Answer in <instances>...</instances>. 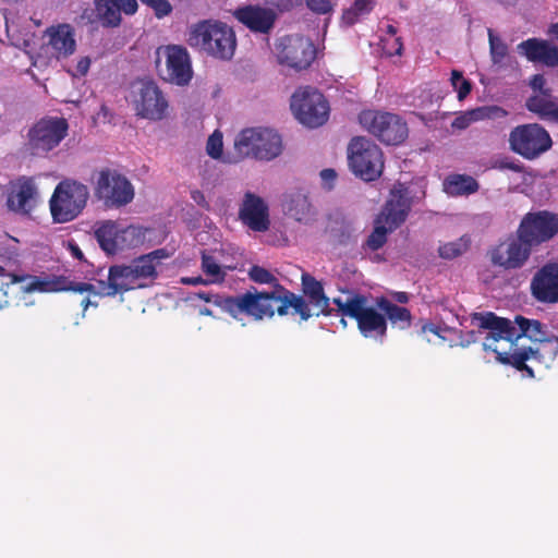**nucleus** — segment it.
Segmentation results:
<instances>
[{
  "instance_id": "864d4df0",
  "label": "nucleus",
  "mask_w": 558,
  "mask_h": 558,
  "mask_svg": "<svg viewBox=\"0 0 558 558\" xmlns=\"http://www.w3.org/2000/svg\"><path fill=\"white\" fill-rule=\"evenodd\" d=\"M472 85L471 82L468 80H462V82H459L457 84V88H454L458 93V99L462 100L464 99L471 92Z\"/></svg>"
},
{
  "instance_id": "2f4dec72",
  "label": "nucleus",
  "mask_w": 558,
  "mask_h": 558,
  "mask_svg": "<svg viewBox=\"0 0 558 558\" xmlns=\"http://www.w3.org/2000/svg\"><path fill=\"white\" fill-rule=\"evenodd\" d=\"M49 44L58 52L59 56L66 57L75 50V39L73 29L70 25H59L49 32Z\"/></svg>"
},
{
  "instance_id": "f03ea898",
  "label": "nucleus",
  "mask_w": 558,
  "mask_h": 558,
  "mask_svg": "<svg viewBox=\"0 0 558 558\" xmlns=\"http://www.w3.org/2000/svg\"><path fill=\"white\" fill-rule=\"evenodd\" d=\"M287 294L288 289L279 284L269 291H247L240 295L226 298L223 310L238 320H242L243 315L253 317L254 320L271 318L275 313L286 316Z\"/></svg>"
},
{
  "instance_id": "79ce46f5",
  "label": "nucleus",
  "mask_w": 558,
  "mask_h": 558,
  "mask_svg": "<svg viewBox=\"0 0 558 558\" xmlns=\"http://www.w3.org/2000/svg\"><path fill=\"white\" fill-rule=\"evenodd\" d=\"M388 228L389 225H386L385 222H379V218H377L375 221V228L367 238L366 245L373 251L380 248L387 241V234L395 230Z\"/></svg>"
},
{
  "instance_id": "37998d69",
  "label": "nucleus",
  "mask_w": 558,
  "mask_h": 558,
  "mask_svg": "<svg viewBox=\"0 0 558 558\" xmlns=\"http://www.w3.org/2000/svg\"><path fill=\"white\" fill-rule=\"evenodd\" d=\"M232 266L221 265L217 258L213 255L203 254L202 256V269L207 276L220 277L223 279L227 276V269H234Z\"/></svg>"
},
{
  "instance_id": "5701e85b",
  "label": "nucleus",
  "mask_w": 558,
  "mask_h": 558,
  "mask_svg": "<svg viewBox=\"0 0 558 558\" xmlns=\"http://www.w3.org/2000/svg\"><path fill=\"white\" fill-rule=\"evenodd\" d=\"M234 16L251 31L267 34L272 27L276 14L271 9L259 5H246L238 8Z\"/></svg>"
},
{
  "instance_id": "4be33fe9",
  "label": "nucleus",
  "mask_w": 558,
  "mask_h": 558,
  "mask_svg": "<svg viewBox=\"0 0 558 558\" xmlns=\"http://www.w3.org/2000/svg\"><path fill=\"white\" fill-rule=\"evenodd\" d=\"M136 0H95L96 17L104 27H117L121 23V12L134 14Z\"/></svg>"
},
{
  "instance_id": "20e7f679",
  "label": "nucleus",
  "mask_w": 558,
  "mask_h": 558,
  "mask_svg": "<svg viewBox=\"0 0 558 558\" xmlns=\"http://www.w3.org/2000/svg\"><path fill=\"white\" fill-rule=\"evenodd\" d=\"M187 43L221 60H230L236 47L234 32L223 23H198L191 29Z\"/></svg>"
},
{
  "instance_id": "e2e57ef3",
  "label": "nucleus",
  "mask_w": 558,
  "mask_h": 558,
  "mask_svg": "<svg viewBox=\"0 0 558 558\" xmlns=\"http://www.w3.org/2000/svg\"><path fill=\"white\" fill-rule=\"evenodd\" d=\"M356 274L355 268L345 267L343 274H340V277L348 279L350 276H354Z\"/></svg>"
},
{
  "instance_id": "b1692460",
  "label": "nucleus",
  "mask_w": 558,
  "mask_h": 558,
  "mask_svg": "<svg viewBox=\"0 0 558 558\" xmlns=\"http://www.w3.org/2000/svg\"><path fill=\"white\" fill-rule=\"evenodd\" d=\"M138 236L136 228L129 227L119 232L117 223L107 220L99 225L95 230V238L100 247L108 254H114L120 248V242L129 239L134 240Z\"/></svg>"
},
{
  "instance_id": "1a4fd4ad",
  "label": "nucleus",
  "mask_w": 558,
  "mask_h": 558,
  "mask_svg": "<svg viewBox=\"0 0 558 558\" xmlns=\"http://www.w3.org/2000/svg\"><path fill=\"white\" fill-rule=\"evenodd\" d=\"M291 109L296 119L311 129L323 125L329 116V106L326 98L312 87L301 88L292 95Z\"/></svg>"
},
{
  "instance_id": "0eeeda50",
  "label": "nucleus",
  "mask_w": 558,
  "mask_h": 558,
  "mask_svg": "<svg viewBox=\"0 0 558 558\" xmlns=\"http://www.w3.org/2000/svg\"><path fill=\"white\" fill-rule=\"evenodd\" d=\"M349 166L364 181L380 177L384 169L380 148L366 137H354L348 146Z\"/></svg>"
},
{
  "instance_id": "9b49d317",
  "label": "nucleus",
  "mask_w": 558,
  "mask_h": 558,
  "mask_svg": "<svg viewBox=\"0 0 558 558\" xmlns=\"http://www.w3.org/2000/svg\"><path fill=\"white\" fill-rule=\"evenodd\" d=\"M359 120L363 128L387 145H398L408 135L405 122L393 113L363 111Z\"/></svg>"
},
{
  "instance_id": "4c0bfd02",
  "label": "nucleus",
  "mask_w": 558,
  "mask_h": 558,
  "mask_svg": "<svg viewBox=\"0 0 558 558\" xmlns=\"http://www.w3.org/2000/svg\"><path fill=\"white\" fill-rule=\"evenodd\" d=\"M558 98L554 97L550 88L542 89L536 95H533L526 99L525 107L529 111L538 114L542 119H545L548 114L549 109H545V106L549 104H557Z\"/></svg>"
},
{
  "instance_id": "e433bc0d",
  "label": "nucleus",
  "mask_w": 558,
  "mask_h": 558,
  "mask_svg": "<svg viewBox=\"0 0 558 558\" xmlns=\"http://www.w3.org/2000/svg\"><path fill=\"white\" fill-rule=\"evenodd\" d=\"M531 293L541 303H557L558 281H531Z\"/></svg>"
},
{
  "instance_id": "3c124183",
  "label": "nucleus",
  "mask_w": 558,
  "mask_h": 558,
  "mask_svg": "<svg viewBox=\"0 0 558 558\" xmlns=\"http://www.w3.org/2000/svg\"><path fill=\"white\" fill-rule=\"evenodd\" d=\"M266 4L278 9L279 11H289L298 5L301 0H264Z\"/></svg>"
},
{
  "instance_id": "f704fd0d",
  "label": "nucleus",
  "mask_w": 558,
  "mask_h": 558,
  "mask_svg": "<svg viewBox=\"0 0 558 558\" xmlns=\"http://www.w3.org/2000/svg\"><path fill=\"white\" fill-rule=\"evenodd\" d=\"M477 181L466 174H452L444 181V191L451 196L470 195L478 191Z\"/></svg>"
},
{
  "instance_id": "9d476101",
  "label": "nucleus",
  "mask_w": 558,
  "mask_h": 558,
  "mask_svg": "<svg viewBox=\"0 0 558 558\" xmlns=\"http://www.w3.org/2000/svg\"><path fill=\"white\" fill-rule=\"evenodd\" d=\"M511 149L526 159H535L551 147L548 132L537 123L514 128L509 135Z\"/></svg>"
},
{
  "instance_id": "ddd939ff",
  "label": "nucleus",
  "mask_w": 558,
  "mask_h": 558,
  "mask_svg": "<svg viewBox=\"0 0 558 558\" xmlns=\"http://www.w3.org/2000/svg\"><path fill=\"white\" fill-rule=\"evenodd\" d=\"M69 123L64 118H43L27 133L28 146L33 154L48 153L66 136Z\"/></svg>"
},
{
  "instance_id": "2eb2a0df",
  "label": "nucleus",
  "mask_w": 558,
  "mask_h": 558,
  "mask_svg": "<svg viewBox=\"0 0 558 558\" xmlns=\"http://www.w3.org/2000/svg\"><path fill=\"white\" fill-rule=\"evenodd\" d=\"M276 54L280 64L300 71L311 65L315 59V48L308 38L289 35L280 38L276 45Z\"/></svg>"
},
{
  "instance_id": "c85d7f7f",
  "label": "nucleus",
  "mask_w": 558,
  "mask_h": 558,
  "mask_svg": "<svg viewBox=\"0 0 558 558\" xmlns=\"http://www.w3.org/2000/svg\"><path fill=\"white\" fill-rule=\"evenodd\" d=\"M260 128L243 130L234 140V153L230 162H239L245 158L257 159V144Z\"/></svg>"
},
{
  "instance_id": "774afa93",
  "label": "nucleus",
  "mask_w": 558,
  "mask_h": 558,
  "mask_svg": "<svg viewBox=\"0 0 558 558\" xmlns=\"http://www.w3.org/2000/svg\"><path fill=\"white\" fill-rule=\"evenodd\" d=\"M82 306L84 307V310H86L88 307V305L92 304L89 298H85L84 300H82Z\"/></svg>"
},
{
  "instance_id": "0e129e2a",
  "label": "nucleus",
  "mask_w": 558,
  "mask_h": 558,
  "mask_svg": "<svg viewBox=\"0 0 558 558\" xmlns=\"http://www.w3.org/2000/svg\"><path fill=\"white\" fill-rule=\"evenodd\" d=\"M182 283H185V284H208V283H216L217 281H194V280H191V281H181ZM219 283H221L222 281H218Z\"/></svg>"
},
{
  "instance_id": "338daca9",
  "label": "nucleus",
  "mask_w": 558,
  "mask_h": 558,
  "mask_svg": "<svg viewBox=\"0 0 558 558\" xmlns=\"http://www.w3.org/2000/svg\"><path fill=\"white\" fill-rule=\"evenodd\" d=\"M387 33H388V34H390L391 36H393V35H396L397 29H396V27H395V26H392V25H388V26H387Z\"/></svg>"
},
{
  "instance_id": "4468645a",
  "label": "nucleus",
  "mask_w": 558,
  "mask_h": 558,
  "mask_svg": "<svg viewBox=\"0 0 558 558\" xmlns=\"http://www.w3.org/2000/svg\"><path fill=\"white\" fill-rule=\"evenodd\" d=\"M132 104L141 118L159 121L166 117L168 101L153 81H138L133 84Z\"/></svg>"
},
{
  "instance_id": "393cba45",
  "label": "nucleus",
  "mask_w": 558,
  "mask_h": 558,
  "mask_svg": "<svg viewBox=\"0 0 558 558\" xmlns=\"http://www.w3.org/2000/svg\"><path fill=\"white\" fill-rule=\"evenodd\" d=\"M518 51L531 62L558 66V47L546 40L530 38L518 45Z\"/></svg>"
},
{
  "instance_id": "de8ad7c7",
  "label": "nucleus",
  "mask_w": 558,
  "mask_h": 558,
  "mask_svg": "<svg viewBox=\"0 0 558 558\" xmlns=\"http://www.w3.org/2000/svg\"><path fill=\"white\" fill-rule=\"evenodd\" d=\"M143 3L153 8L156 12V15L161 17L168 15L172 8L171 4L167 0H141Z\"/></svg>"
},
{
  "instance_id": "f257e3e1",
  "label": "nucleus",
  "mask_w": 558,
  "mask_h": 558,
  "mask_svg": "<svg viewBox=\"0 0 558 558\" xmlns=\"http://www.w3.org/2000/svg\"><path fill=\"white\" fill-rule=\"evenodd\" d=\"M472 324L478 328L490 330V339L506 340L511 345H517L521 338H527L536 344L551 333L548 326L538 319L526 318L522 315H515L511 320L506 317H499L493 312L473 313Z\"/></svg>"
},
{
  "instance_id": "39448f33",
  "label": "nucleus",
  "mask_w": 558,
  "mask_h": 558,
  "mask_svg": "<svg viewBox=\"0 0 558 558\" xmlns=\"http://www.w3.org/2000/svg\"><path fill=\"white\" fill-rule=\"evenodd\" d=\"M332 302L342 316L356 320L357 328L365 338H384L386 336V316L368 306L366 296L353 294L344 301L341 298H335Z\"/></svg>"
},
{
  "instance_id": "f8f14e48",
  "label": "nucleus",
  "mask_w": 558,
  "mask_h": 558,
  "mask_svg": "<svg viewBox=\"0 0 558 558\" xmlns=\"http://www.w3.org/2000/svg\"><path fill=\"white\" fill-rule=\"evenodd\" d=\"M558 233V215L541 210L526 214L518 229L520 240L532 248L553 239Z\"/></svg>"
},
{
  "instance_id": "c9c22d12",
  "label": "nucleus",
  "mask_w": 558,
  "mask_h": 558,
  "mask_svg": "<svg viewBox=\"0 0 558 558\" xmlns=\"http://www.w3.org/2000/svg\"><path fill=\"white\" fill-rule=\"evenodd\" d=\"M533 359L541 363L549 364L554 362L558 355V336L549 333L544 341L536 343L532 347Z\"/></svg>"
},
{
  "instance_id": "bb28decb",
  "label": "nucleus",
  "mask_w": 558,
  "mask_h": 558,
  "mask_svg": "<svg viewBox=\"0 0 558 558\" xmlns=\"http://www.w3.org/2000/svg\"><path fill=\"white\" fill-rule=\"evenodd\" d=\"M282 207L287 216L301 223L312 225L316 220L317 213L315 208L310 203L307 196L302 193L288 195Z\"/></svg>"
},
{
  "instance_id": "8fccbe9b",
  "label": "nucleus",
  "mask_w": 558,
  "mask_h": 558,
  "mask_svg": "<svg viewBox=\"0 0 558 558\" xmlns=\"http://www.w3.org/2000/svg\"><path fill=\"white\" fill-rule=\"evenodd\" d=\"M442 329L439 326H436L435 324H424L418 332V335L425 340L426 342H432V336L438 337L440 339H445L444 336H441Z\"/></svg>"
},
{
  "instance_id": "58836bf2",
  "label": "nucleus",
  "mask_w": 558,
  "mask_h": 558,
  "mask_svg": "<svg viewBox=\"0 0 558 558\" xmlns=\"http://www.w3.org/2000/svg\"><path fill=\"white\" fill-rule=\"evenodd\" d=\"M289 313L292 315H299L304 322L308 320L312 316H315L314 311L305 300V296L302 294H295L290 290H288L287 294V315Z\"/></svg>"
},
{
  "instance_id": "4d7b16f0",
  "label": "nucleus",
  "mask_w": 558,
  "mask_h": 558,
  "mask_svg": "<svg viewBox=\"0 0 558 558\" xmlns=\"http://www.w3.org/2000/svg\"><path fill=\"white\" fill-rule=\"evenodd\" d=\"M90 60L88 58H82L76 65V70L81 75H85L88 72Z\"/></svg>"
},
{
  "instance_id": "412c9836",
  "label": "nucleus",
  "mask_w": 558,
  "mask_h": 558,
  "mask_svg": "<svg viewBox=\"0 0 558 558\" xmlns=\"http://www.w3.org/2000/svg\"><path fill=\"white\" fill-rule=\"evenodd\" d=\"M239 216L253 231L264 232L269 229L268 206L262 197L251 192L245 193Z\"/></svg>"
},
{
  "instance_id": "603ef678",
  "label": "nucleus",
  "mask_w": 558,
  "mask_h": 558,
  "mask_svg": "<svg viewBox=\"0 0 558 558\" xmlns=\"http://www.w3.org/2000/svg\"><path fill=\"white\" fill-rule=\"evenodd\" d=\"M495 167L501 170L508 169L518 173L523 171V167L520 163H517L508 158L497 161Z\"/></svg>"
},
{
  "instance_id": "6e6552de",
  "label": "nucleus",
  "mask_w": 558,
  "mask_h": 558,
  "mask_svg": "<svg viewBox=\"0 0 558 558\" xmlns=\"http://www.w3.org/2000/svg\"><path fill=\"white\" fill-rule=\"evenodd\" d=\"M94 194L107 208H120L133 201L134 187L123 174L105 168L98 172Z\"/></svg>"
},
{
  "instance_id": "6ab92c4d",
  "label": "nucleus",
  "mask_w": 558,
  "mask_h": 558,
  "mask_svg": "<svg viewBox=\"0 0 558 558\" xmlns=\"http://www.w3.org/2000/svg\"><path fill=\"white\" fill-rule=\"evenodd\" d=\"M166 56V69L160 70L163 80L184 86L192 78L193 71L187 51L180 46H167L163 50Z\"/></svg>"
},
{
  "instance_id": "c03bdc74",
  "label": "nucleus",
  "mask_w": 558,
  "mask_h": 558,
  "mask_svg": "<svg viewBox=\"0 0 558 558\" xmlns=\"http://www.w3.org/2000/svg\"><path fill=\"white\" fill-rule=\"evenodd\" d=\"M488 39L493 62L500 63L508 53V47L492 29H488Z\"/></svg>"
},
{
  "instance_id": "bf43d9fd",
  "label": "nucleus",
  "mask_w": 558,
  "mask_h": 558,
  "mask_svg": "<svg viewBox=\"0 0 558 558\" xmlns=\"http://www.w3.org/2000/svg\"><path fill=\"white\" fill-rule=\"evenodd\" d=\"M463 78V75H462V72L458 71V70H453L451 72V84L453 86V88H457V84H459V82H462Z\"/></svg>"
},
{
  "instance_id": "aec40b11",
  "label": "nucleus",
  "mask_w": 558,
  "mask_h": 558,
  "mask_svg": "<svg viewBox=\"0 0 558 558\" xmlns=\"http://www.w3.org/2000/svg\"><path fill=\"white\" fill-rule=\"evenodd\" d=\"M500 340L490 339V330H488L484 342L483 349L485 351H492L496 354V361L504 365H510L514 367L519 372H524L527 377L534 378V371L526 364L530 359H533L532 347L518 348L517 345H511L513 351L511 353L506 351H500L497 348V342Z\"/></svg>"
},
{
  "instance_id": "a19ab883",
  "label": "nucleus",
  "mask_w": 558,
  "mask_h": 558,
  "mask_svg": "<svg viewBox=\"0 0 558 558\" xmlns=\"http://www.w3.org/2000/svg\"><path fill=\"white\" fill-rule=\"evenodd\" d=\"M471 246V239L466 235L460 239L445 243L439 246L438 253L441 258L453 259L466 253Z\"/></svg>"
},
{
  "instance_id": "052dcab7",
  "label": "nucleus",
  "mask_w": 558,
  "mask_h": 558,
  "mask_svg": "<svg viewBox=\"0 0 558 558\" xmlns=\"http://www.w3.org/2000/svg\"><path fill=\"white\" fill-rule=\"evenodd\" d=\"M69 248L74 257L78 259L83 258V253L76 244L70 243Z\"/></svg>"
},
{
  "instance_id": "ea45409f",
  "label": "nucleus",
  "mask_w": 558,
  "mask_h": 558,
  "mask_svg": "<svg viewBox=\"0 0 558 558\" xmlns=\"http://www.w3.org/2000/svg\"><path fill=\"white\" fill-rule=\"evenodd\" d=\"M374 4V0H355L350 8L343 11L342 22L345 25H353L361 16L368 14L373 10Z\"/></svg>"
},
{
  "instance_id": "473e14b6",
  "label": "nucleus",
  "mask_w": 558,
  "mask_h": 558,
  "mask_svg": "<svg viewBox=\"0 0 558 558\" xmlns=\"http://www.w3.org/2000/svg\"><path fill=\"white\" fill-rule=\"evenodd\" d=\"M376 305L384 312L386 320L389 319L391 324H398L401 329L410 327L412 315L407 307L399 306L385 296L376 299Z\"/></svg>"
},
{
  "instance_id": "6e6d98bb",
  "label": "nucleus",
  "mask_w": 558,
  "mask_h": 558,
  "mask_svg": "<svg viewBox=\"0 0 558 558\" xmlns=\"http://www.w3.org/2000/svg\"><path fill=\"white\" fill-rule=\"evenodd\" d=\"M337 173L333 169L328 168L320 171L322 180L328 184V189H331V182L336 179Z\"/></svg>"
},
{
  "instance_id": "72a5a7b5",
  "label": "nucleus",
  "mask_w": 558,
  "mask_h": 558,
  "mask_svg": "<svg viewBox=\"0 0 558 558\" xmlns=\"http://www.w3.org/2000/svg\"><path fill=\"white\" fill-rule=\"evenodd\" d=\"M250 279H277L278 277L282 279H288V277H300V279H314L310 274L302 270L298 266L288 265L282 269H275L270 271L260 266H253L248 271Z\"/></svg>"
},
{
  "instance_id": "13d9d810",
  "label": "nucleus",
  "mask_w": 558,
  "mask_h": 558,
  "mask_svg": "<svg viewBox=\"0 0 558 558\" xmlns=\"http://www.w3.org/2000/svg\"><path fill=\"white\" fill-rule=\"evenodd\" d=\"M391 298L393 301L401 303V304H405L410 300L409 293L403 292V291L392 292Z\"/></svg>"
},
{
  "instance_id": "69168bd1",
  "label": "nucleus",
  "mask_w": 558,
  "mask_h": 558,
  "mask_svg": "<svg viewBox=\"0 0 558 558\" xmlns=\"http://www.w3.org/2000/svg\"><path fill=\"white\" fill-rule=\"evenodd\" d=\"M11 279L17 280V279H40V278L37 276H31V275H25V276L13 275Z\"/></svg>"
},
{
  "instance_id": "5fc2aeb1",
  "label": "nucleus",
  "mask_w": 558,
  "mask_h": 558,
  "mask_svg": "<svg viewBox=\"0 0 558 558\" xmlns=\"http://www.w3.org/2000/svg\"><path fill=\"white\" fill-rule=\"evenodd\" d=\"M545 77L542 74H535L530 82V86L533 90H537L538 93L542 92V89H545Z\"/></svg>"
},
{
  "instance_id": "a18cd8bd",
  "label": "nucleus",
  "mask_w": 558,
  "mask_h": 558,
  "mask_svg": "<svg viewBox=\"0 0 558 558\" xmlns=\"http://www.w3.org/2000/svg\"><path fill=\"white\" fill-rule=\"evenodd\" d=\"M206 151L211 158H219L222 154V135L216 131L208 137Z\"/></svg>"
},
{
  "instance_id": "a211bd4d",
  "label": "nucleus",
  "mask_w": 558,
  "mask_h": 558,
  "mask_svg": "<svg viewBox=\"0 0 558 558\" xmlns=\"http://www.w3.org/2000/svg\"><path fill=\"white\" fill-rule=\"evenodd\" d=\"M412 207V192L403 183H397L390 191V197L386 202L379 222L389 225L388 229L399 228L407 219Z\"/></svg>"
},
{
  "instance_id": "7ed1b4c3",
  "label": "nucleus",
  "mask_w": 558,
  "mask_h": 558,
  "mask_svg": "<svg viewBox=\"0 0 558 558\" xmlns=\"http://www.w3.org/2000/svg\"><path fill=\"white\" fill-rule=\"evenodd\" d=\"M97 286L88 282L78 281H31L27 286H20L19 291L22 293L33 292H59V291H73V292H88L93 296H114L123 294L130 290L144 289L150 284L145 281H97Z\"/></svg>"
},
{
  "instance_id": "a878e982",
  "label": "nucleus",
  "mask_w": 558,
  "mask_h": 558,
  "mask_svg": "<svg viewBox=\"0 0 558 558\" xmlns=\"http://www.w3.org/2000/svg\"><path fill=\"white\" fill-rule=\"evenodd\" d=\"M36 195L35 184L31 180H24L12 187L7 205L14 213L28 215L35 206Z\"/></svg>"
},
{
  "instance_id": "dca6fc26",
  "label": "nucleus",
  "mask_w": 558,
  "mask_h": 558,
  "mask_svg": "<svg viewBox=\"0 0 558 558\" xmlns=\"http://www.w3.org/2000/svg\"><path fill=\"white\" fill-rule=\"evenodd\" d=\"M169 256L167 250L158 248L135 258L130 265L111 266L108 279H137L140 277H157L160 259Z\"/></svg>"
},
{
  "instance_id": "f3484780",
  "label": "nucleus",
  "mask_w": 558,
  "mask_h": 558,
  "mask_svg": "<svg viewBox=\"0 0 558 558\" xmlns=\"http://www.w3.org/2000/svg\"><path fill=\"white\" fill-rule=\"evenodd\" d=\"M532 247L520 240V235L509 236L489 252L490 262L504 269H519L529 259Z\"/></svg>"
},
{
  "instance_id": "09e8293b",
  "label": "nucleus",
  "mask_w": 558,
  "mask_h": 558,
  "mask_svg": "<svg viewBox=\"0 0 558 558\" xmlns=\"http://www.w3.org/2000/svg\"><path fill=\"white\" fill-rule=\"evenodd\" d=\"M333 0H306L307 7L315 13L326 14L333 8Z\"/></svg>"
},
{
  "instance_id": "cd10ccee",
  "label": "nucleus",
  "mask_w": 558,
  "mask_h": 558,
  "mask_svg": "<svg viewBox=\"0 0 558 558\" xmlns=\"http://www.w3.org/2000/svg\"><path fill=\"white\" fill-rule=\"evenodd\" d=\"M302 295L308 302L315 316H331L333 310L329 306V298L325 294L322 281H302Z\"/></svg>"
},
{
  "instance_id": "680f3d73",
  "label": "nucleus",
  "mask_w": 558,
  "mask_h": 558,
  "mask_svg": "<svg viewBox=\"0 0 558 558\" xmlns=\"http://www.w3.org/2000/svg\"><path fill=\"white\" fill-rule=\"evenodd\" d=\"M22 282L23 281H15V280L8 281L2 286L1 290L4 292L5 295H8L10 289L14 288L15 286H17Z\"/></svg>"
},
{
  "instance_id": "49530a36",
  "label": "nucleus",
  "mask_w": 558,
  "mask_h": 558,
  "mask_svg": "<svg viewBox=\"0 0 558 558\" xmlns=\"http://www.w3.org/2000/svg\"><path fill=\"white\" fill-rule=\"evenodd\" d=\"M533 279H558V263H547L537 270Z\"/></svg>"
},
{
  "instance_id": "c756f323",
  "label": "nucleus",
  "mask_w": 558,
  "mask_h": 558,
  "mask_svg": "<svg viewBox=\"0 0 558 558\" xmlns=\"http://www.w3.org/2000/svg\"><path fill=\"white\" fill-rule=\"evenodd\" d=\"M508 112L499 106H483L464 112L457 117L451 126L458 130L466 129L472 122L484 119H502L506 118Z\"/></svg>"
},
{
  "instance_id": "7c9ffc66",
  "label": "nucleus",
  "mask_w": 558,
  "mask_h": 558,
  "mask_svg": "<svg viewBox=\"0 0 558 558\" xmlns=\"http://www.w3.org/2000/svg\"><path fill=\"white\" fill-rule=\"evenodd\" d=\"M256 151L257 160L275 159L282 151L281 136L274 130L260 128Z\"/></svg>"
},
{
  "instance_id": "423d86ee",
  "label": "nucleus",
  "mask_w": 558,
  "mask_h": 558,
  "mask_svg": "<svg viewBox=\"0 0 558 558\" xmlns=\"http://www.w3.org/2000/svg\"><path fill=\"white\" fill-rule=\"evenodd\" d=\"M88 197L89 191L85 184L70 180L60 182L50 198L54 222L64 223L75 219L85 208Z\"/></svg>"
}]
</instances>
